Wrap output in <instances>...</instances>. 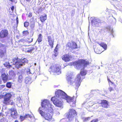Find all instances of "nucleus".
I'll return each instance as SVG.
<instances>
[{
  "mask_svg": "<svg viewBox=\"0 0 122 122\" xmlns=\"http://www.w3.org/2000/svg\"><path fill=\"white\" fill-rule=\"evenodd\" d=\"M58 45H56V47H55V49H54V52L55 53L56 52H57L58 50V48L57 47V46Z\"/></svg>",
  "mask_w": 122,
  "mask_h": 122,
  "instance_id": "obj_37",
  "label": "nucleus"
},
{
  "mask_svg": "<svg viewBox=\"0 0 122 122\" xmlns=\"http://www.w3.org/2000/svg\"><path fill=\"white\" fill-rule=\"evenodd\" d=\"M33 38H30L29 39H28V40L27 41L29 43H30L33 41Z\"/></svg>",
  "mask_w": 122,
  "mask_h": 122,
  "instance_id": "obj_35",
  "label": "nucleus"
},
{
  "mask_svg": "<svg viewBox=\"0 0 122 122\" xmlns=\"http://www.w3.org/2000/svg\"><path fill=\"white\" fill-rule=\"evenodd\" d=\"M12 83L10 82H8L6 83V87L9 88H10L11 87Z\"/></svg>",
  "mask_w": 122,
  "mask_h": 122,
  "instance_id": "obj_29",
  "label": "nucleus"
},
{
  "mask_svg": "<svg viewBox=\"0 0 122 122\" xmlns=\"http://www.w3.org/2000/svg\"><path fill=\"white\" fill-rule=\"evenodd\" d=\"M40 20L42 22H43L46 19L47 15L46 14L44 15H42L40 17Z\"/></svg>",
  "mask_w": 122,
  "mask_h": 122,
  "instance_id": "obj_20",
  "label": "nucleus"
},
{
  "mask_svg": "<svg viewBox=\"0 0 122 122\" xmlns=\"http://www.w3.org/2000/svg\"><path fill=\"white\" fill-rule=\"evenodd\" d=\"M6 52V46L0 43V56L1 57L4 56Z\"/></svg>",
  "mask_w": 122,
  "mask_h": 122,
  "instance_id": "obj_11",
  "label": "nucleus"
},
{
  "mask_svg": "<svg viewBox=\"0 0 122 122\" xmlns=\"http://www.w3.org/2000/svg\"><path fill=\"white\" fill-rule=\"evenodd\" d=\"M89 61L81 59L78 60L74 62L73 64L76 66H81L83 65V69H81V70L80 74L77 75L74 82L75 85L77 87H78L80 85L82 81L80 75L83 76H85L87 73L86 71L84 69V68L89 65Z\"/></svg>",
  "mask_w": 122,
  "mask_h": 122,
  "instance_id": "obj_1",
  "label": "nucleus"
},
{
  "mask_svg": "<svg viewBox=\"0 0 122 122\" xmlns=\"http://www.w3.org/2000/svg\"><path fill=\"white\" fill-rule=\"evenodd\" d=\"M66 46L68 49H70L72 50L78 48L76 43L73 41L68 42L66 45Z\"/></svg>",
  "mask_w": 122,
  "mask_h": 122,
  "instance_id": "obj_8",
  "label": "nucleus"
},
{
  "mask_svg": "<svg viewBox=\"0 0 122 122\" xmlns=\"http://www.w3.org/2000/svg\"><path fill=\"white\" fill-rule=\"evenodd\" d=\"M8 31L7 30H2L0 32V38H5L8 36Z\"/></svg>",
  "mask_w": 122,
  "mask_h": 122,
  "instance_id": "obj_15",
  "label": "nucleus"
},
{
  "mask_svg": "<svg viewBox=\"0 0 122 122\" xmlns=\"http://www.w3.org/2000/svg\"><path fill=\"white\" fill-rule=\"evenodd\" d=\"M13 61L15 63L14 65L15 67L18 69L23 66L20 60L18 59L17 57L15 58L12 59Z\"/></svg>",
  "mask_w": 122,
  "mask_h": 122,
  "instance_id": "obj_10",
  "label": "nucleus"
},
{
  "mask_svg": "<svg viewBox=\"0 0 122 122\" xmlns=\"http://www.w3.org/2000/svg\"><path fill=\"white\" fill-rule=\"evenodd\" d=\"M72 58V56L68 54H64L62 56V60L65 62L70 61L71 60Z\"/></svg>",
  "mask_w": 122,
  "mask_h": 122,
  "instance_id": "obj_14",
  "label": "nucleus"
},
{
  "mask_svg": "<svg viewBox=\"0 0 122 122\" xmlns=\"http://www.w3.org/2000/svg\"><path fill=\"white\" fill-rule=\"evenodd\" d=\"M2 83V82L1 80H0V84H1Z\"/></svg>",
  "mask_w": 122,
  "mask_h": 122,
  "instance_id": "obj_44",
  "label": "nucleus"
},
{
  "mask_svg": "<svg viewBox=\"0 0 122 122\" xmlns=\"http://www.w3.org/2000/svg\"><path fill=\"white\" fill-rule=\"evenodd\" d=\"M0 122H5L4 119H1L0 120Z\"/></svg>",
  "mask_w": 122,
  "mask_h": 122,
  "instance_id": "obj_41",
  "label": "nucleus"
},
{
  "mask_svg": "<svg viewBox=\"0 0 122 122\" xmlns=\"http://www.w3.org/2000/svg\"><path fill=\"white\" fill-rule=\"evenodd\" d=\"M98 121V119L97 118L95 119H94L91 120L90 122H97Z\"/></svg>",
  "mask_w": 122,
  "mask_h": 122,
  "instance_id": "obj_36",
  "label": "nucleus"
},
{
  "mask_svg": "<svg viewBox=\"0 0 122 122\" xmlns=\"http://www.w3.org/2000/svg\"><path fill=\"white\" fill-rule=\"evenodd\" d=\"M61 66L58 64L51 65L50 67L49 71L50 73L59 75L61 73Z\"/></svg>",
  "mask_w": 122,
  "mask_h": 122,
  "instance_id": "obj_4",
  "label": "nucleus"
},
{
  "mask_svg": "<svg viewBox=\"0 0 122 122\" xmlns=\"http://www.w3.org/2000/svg\"><path fill=\"white\" fill-rule=\"evenodd\" d=\"M48 41L49 46L51 48H52L54 47L55 38L53 35L49 36L47 37Z\"/></svg>",
  "mask_w": 122,
  "mask_h": 122,
  "instance_id": "obj_12",
  "label": "nucleus"
},
{
  "mask_svg": "<svg viewBox=\"0 0 122 122\" xmlns=\"http://www.w3.org/2000/svg\"><path fill=\"white\" fill-rule=\"evenodd\" d=\"M51 100L56 106L61 107L62 106L63 101L57 99L56 97H52L51 98Z\"/></svg>",
  "mask_w": 122,
  "mask_h": 122,
  "instance_id": "obj_9",
  "label": "nucleus"
},
{
  "mask_svg": "<svg viewBox=\"0 0 122 122\" xmlns=\"http://www.w3.org/2000/svg\"><path fill=\"white\" fill-rule=\"evenodd\" d=\"M72 78L71 77L68 76L67 77V80L68 81V83L70 85H71L73 84L74 82V81L72 80Z\"/></svg>",
  "mask_w": 122,
  "mask_h": 122,
  "instance_id": "obj_23",
  "label": "nucleus"
},
{
  "mask_svg": "<svg viewBox=\"0 0 122 122\" xmlns=\"http://www.w3.org/2000/svg\"><path fill=\"white\" fill-rule=\"evenodd\" d=\"M27 49H28L26 51L27 52L31 53L34 51H36L37 50V48L36 46L33 45L27 48Z\"/></svg>",
  "mask_w": 122,
  "mask_h": 122,
  "instance_id": "obj_19",
  "label": "nucleus"
},
{
  "mask_svg": "<svg viewBox=\"0 0 122 122\" xmlns=\"http://www.w3.org/2000/svg\"><path fill=\"white\" fill-rule=\"evenodd\" d=\"M101 102L99 104H101V107L103 108H107L109 106V103L107 100H101Z\"/></svg>",
  "mask_w": 122,
  "mask_h": 122,
  "instance_id": "obj_16",
  "label": "nucleus"
},
{
  "mask_svg": "<svg viewBox=\"0 0 122 122\" xmlns=\"http://www.w3.org/2000/svg\"><path fill=\"white\" fill-rule=\"evenodd\" d=\"M28 115H25L24 116H20V119L21 121H22L25 119L26 118H27V116H28Z\"/></svg>",
  "mask_w": 122,
  "mask_h": 122,
  "instance_id": "obj_28",
  "label": "nucleus"
},
{
  "mask_svg": "<svg viewBox=\"0 0 122 122\" xmlns=\"http://www.w3.org/2000/svg\"><path fill=\"white\" fill-rule=\"evenodd\" d=\"M108 89L109 91L110 92H111L112 91L114 90V89L112 88L111 87H110Z\"/></svg>",
  "mask_w": 122,
  "mask_h": 122,
  "instance_id": "obj_39",
  "label": "nucleus"
},
{
  "mask_svg": "<svg viewBox=\"0 0 122 122\" xmlns=\"http://www.w3.org/2000/svg\"><path fill=\"white\" fill-rule=\"evenodd\" d=\"M32 16V14L31 13H30L28 15V17L29 18L31 17Z\"/></svg>",
  "mask_w": 122,
  "mask_h": 122,
  "instance_id": "obj_40",
  "label": "nucleus"
},
{
  "mask_svg": "<svg viewBox=\"0 0 122 122\" xmlns=\"http://www.w3.org/2000/svg\"><path fill=\"white\" fill-rule=\"evenodd\" d=\"M11 97L12 95L10 93H6L4 96L0 95V99L3 98L4 100L2 102L4 104L6 105H12L14 104L13 100L11 99Z\"/></svg>",
  "mask_w": 122,
  "mask_h": 122,
  "instance_id": "obj_3",
  "label": "nucleus"
},
{
  "mask_svg": "<svg viewBox=\"0 0 122 122\" xmlns=\"http://www.w3.org/2000/svg\"><path fill=\"white\" fill-rule=\"evenodd\" d=\"M18 80V81L20 82L22 81V77L21 75H20L19 76Z\"/></svg>",
  "mask_w": 122,
  "mask_h": 122,
  "instance_id": "obj_32",
  "label": "nucleus"
},
{
  "mask_svg": "<svg viewBox=\"0 0 122 122\" xmlns=\"http://www.w3.org/2000/svg\"><path fill=\"white\" fill-rule=\"evenodd\" d=\"M1 79L4 83H5L9 80L8 74L5 73H2L1 75Z\"/></svg>",
  "mask_w": 122,
  "mask_h": 122,
  "instance_id": "obj_18",
  "label": "nucleus"
},
{
  "mask_svg": "<svg viewBox=\"0 0 122 122\" xmlns=\"http://www.w3.org/2000/svg\"><path fill=\"white\" fill-rule=\"evenodd\" d=\"M17 23H18V20H17V21H16Z\"/></svg>",
  "mask_w": 122,
  "mask_h": 122,
  "instance_id": "obj_49",
  "label": "nucleus"
},
{
  "mask_svg": "<svg viewBox=\"0 0 122 122\" xmlns=\"http://www.w3.org/2000/svg\"><path fill=\"white\" fill-rule=\"evenodd\" d=\"M22 33L23 36H26L29 34V33L27 30H26L23 31Z\"/></svg>",
  "mask_w": 122,
  "mask_h": 122,
  "instance_id": "obj_30",
  "label": "nucleus"
},
{
  "mask_svg": "<svg viewBox=\"0 0 122 122\" xmlns=\"http://www.w3.org/2000/svg\"><path fill=\"white\" fill-rule=\"evenodd\" d=\"M107 80L108 81V82L109 84L110 83H111L112 84H113L114 85V86L115 87L116 86V85H115V84L110 79L108 78H107Z\"/></svg>",
  "mask_w": 122,
  "mask_h": 122,
  "instance_id": "obj_31",
  "label": "nucleus"
},
{
  "mask_svg": "<svg viewBox=\"0 0 122 122\" xmlns=\"http://www.w3.org/2000/svg\"><path fill=\"white\" fill-rule=\"evenodd\" d=\"M99 45L101 47H102L104 48V49L106 50L107 48V45L103 42L101 43H100L99 44Z\"/></svg>",
  "mask_w": 122,
  "mask_h": 122,
  "instance_id": "obj_26",
  "label": "nucleus"
},
{
  "mask_svg": "<svg viewBox=\"0 0 122 122\" xmlns=\"http://www.w3.org/2000/svg\"><path fill=\"white\" fill-rule=\"evenodd\" d=\"M10 0L11 2H13L14 1V0Z\"/></svg>",
  "mask_w": 122,
  "mask_h": 122,
  "instance_id": "obj_45",
  "label": "nucleus"
},
{
  "mask_svg": "<svg viewBox=\"0 0 122 122\" xmlns=\"http://www.w3.org/2000/svg\"><path fill=\"white\" fill-rule=\"evenodd\" d=\"M22 64V65L23 66L25 65V63H28V60L26 58H24L22 60H20Z\"/></svg>",
  "mask_w": 122,
  "mask_h": 122,
  "instance_id": "obj_22",
  "label": "nucleus"
},
{
  "mask_svg": "<svg viewBox=\"0 0 122 122\" xmlns=\"http://www.w3.org/2000/svg\"><path fill=\"white\" fill-rule=\"evenodd\" d=\"M16 21H17V20H18V17H17L16 19Z\"/></svg>",
  "mask_w": 122,
  "mask_h": 122,
  "instance_id": "obj_46",
  "label": "nucleus"
},
{
  "mask_svg": "<svg viewBox=\"0 0 122 122\" xmlns=\"http://www.w3.org/2000/svg\"><path fill=\"white\" fill-rule=\"evenodd\" d=\"M26 1L28 2H29L31 0H26Z\"/></svg>",
  "mask_w": 122,
  "mask_h": 122,
  "instance_id": "obj_43",
  "label": "nucleus"
},
{
  "mask_svg": "<svg viewBox=\"0 0 122 122\" xmlns=\"http://www.w3.org/2000/svg\"><path fill=\"white\" fill-rule=\"evenodd\" d=\"M66 93L63 91L59 90L55 92L56 97L60 98L63 99Z\"/></svg>",
  "mask_w": 122,
  "mask_h": 122,
  "instance_id": "obj_13",
  "label": "nucleus"
},
{
  "mask_svg": "<svg viewBox=\"0 0 122 122\" xmlns=\"http://www.w3.org/2000/svg\"><path fill=\"white\" fill-rule=\"evenodd\" d=\"M15 122H19L18 121L16 120L15 121Z\"/></svg>",
  "mask_w": 122,
  "mask_h": 122,
  "instance_id": "obj_48",
  "label": "nucleus"
},
{
  "mask_svg": "<svg viewBox=\"0 0 122 122\" xmlns=\"http://www.w3.org/2000/svg\"><path fill=\"white\" fill-rule=\"evenodd\" d=\"M94 51L96 53L98 54L101 53L102 51V50H100L98 48H95L94 49Z\"/></svg>",
  "mask_w": 122,
  "mask_h": 122,
  "instance_id": "obj_27",
  "label": "nucleus"
},
{
  "mask_svg": "<svg viewBox=\"0 0 122 122\" xmlns=\"http://www.w3.org/2000/svg\"><path fill=\"white\" fill-rule=\"evenodd\" d=\"M29 23L28 22H25L24 23V26L25 27H26L29 26Z\"/></svg>",
  "mask_w": 122,
  "mask_h": 122,
  "instance_id": "obj_34",
  "label": "nucleus"
},
{
  "mask_svg": "<svg viewBox=\"0 0 122 122\" xmlns=\"http://www.w3.org/2000/svg\"><path fill=\"white\" fill-rule=\"evenodd\" d=\"M41 107L39 108V111L40 114L45 119L49 121H51L52 119V109L45 110L44 112L41 110Z\"/></svg>",
  "mask_w": 122,
  "mask_h": 122,
  "instance_id": "obj_2",
  "label": "nucleus"
},
{
  "mask_svg": "<svg viewBox=\"0 0 122 122\" xmlns=\"http://www.w3.org/2000/svg\"><path fill=\"white\" fill-rule=\"evenodd\" d=\"M76 98L74 96L71 97L68 96L66 94L64 97L63 99L65 100L66 101L69 103H70L71 102H73L72 105H71V106L72 107L74 106L75 105V101L76 100Z\"/></svg>",
  "mask_w": 122,
  "mask_h": 122,
  "instance_id": "obj_5",
  "label": "nucleus"
},
{
  "mask_svg": "<svg viewBox=\"0 0 122 122\" xmlns=\"http://www.w3.org/2000/svg\"><path fill=\"white\" fill-rule=\"evenodd\" d=\"M91 102H88L86 103L85 107L87 109H88L90 107L92 106V104Z\"/></svg>",
  "mask_w": 122,
  "mask_h": 122,
  "instance_id": "obj_25",
  "label": "nucleus"
},
{
  "mask_svg": "<svg viewBox=\"0 0 122 122\" xmlns=\"http://www.w3.org/2000/svg\"><path fill=\"white\" fill-rule=\"evenodd\" d=\"M5 87V85H0V89L1 90L4 88Z\"/></svg>",
  "mask_w": 122,
  "mask_h": 122,
  "instance_id": "obj_38",
  "label": "nucleus"
},
{
  "mask_svg": "<svg viewBox=\"0 0 122 122\" xmlns=\"http://www.w3.org/2000/svg\"><path fill=\"white\" fill-rule=\"evenodd\" d=\"M55 56H57V55H55Z\"/></svg>",
  "mask_w": 122,
  "mask_h": 122,
  "instance_id": "obj_50",
  "label": "nucleus"
},
{
  "mask_svg": "<svg viewBox=\"0 0 122 122\" xmlns=\"http://www.w3.org/2000/svg\"><path fill=\"white\" fill-rule=\"evenodd\" d=\"M90 118L89 117H85L83 121L84 122L88 121L90 120Z\"/></svg>",
  "mask_w": 122,
  "mask_h": 122,
  "instance_id": "obj_33",
  "label": "nucleus"
},
{
  "mask_svg": "<svg viewBox=\"0 0 122 122\" xmlns=\"http://www.w3.org/2000/svg\"><path fill=\"white\" fill-rule=\"evenodd\" d=\"M5 66L7 68L10 69L12 66L10 65V63L8 62H6L4 64Z\"/></svg>",
  "mask_w": 122,
  "mask_h": 122,
  "instance_id": "obj_24",
  "label": "nucleus"
},
{
  "mask_svg": "<svg viewBox=\"0 0 122 122\" xmlns=\"http://www.w3.org/2000/svg\"><path fill=\"white\" fill-rule=\"evenodd\" d=\"M10 115L11 117L14 119L17 118L18 115L17 112L14 108H12L10 109Z\"/></svg>",
  "mask_w": 122,
  "mask_h": 122,
  "instance_id": "obj_17",
  "label": "nucleus"
},
{
  "mask_svg": "<svg viewBox=\"0 0 122 122\" xmlns=\"http://www.w3.org/2000/svg\"><path fill=\"white\" fill-rule=\"evenodd\" d=\"M41 108H43L45 109L44 110L49 109H51L52 108L51 107V104L50 102L48 100L45 99L43 100L41 102ZM41 109V110L43 109Z\"/></svg>",
  "mask_w": 122,
  "mask_h": 122,
  "instance_id": "obj_6",
  "label": "nucleus"
},
{
  "mask_svg": "<svg viewBox=\"0 0 122 122\" xmlns=\"http://www.w3.org/2000/svg\"><path fill=\"white\" fill-rule=\"evenodd\" d=\"M14 6H12L11 7V10L13 11V10L14 9Z\"/></svg>",
  "mask_w": 122,
  "mask_h": 122,
  "instance_id": "obj_42",
  "label": "nucleus"
},
{
  "mask_svg": "<svg viewBox=\"0 0 122 122\" xmlns=\"http://www.w3.org/2000/svg\"><path fill=\"white\" fill-rule=\"evenodd\" d=\"M42 35L41 34H40L38 36V37L37 39V41L39 43L42 41Z\"/></svg>",
  "mask_w": 122,
  "mask_h": 122,
  "instance_id": "obj_21",
  "label": "nucleus"
},
{
  "mask_svg": "<svg viewBox=\"0 0 122 122\" xmlns=\"http://www.w3.org/2000/svg\"><path fill=\"white\" fill-rule=\"evenodd\" d=\"M77 114L75 110L73 109H70L67 114V117L69 121H71L73 119L74 117L76 116Z\"/></svg>",
  "mask_w": 122,
  "mask_h": 122,
  "instance_id": "obj_7",
  "label": "nucleus"
},
{
  "mask_svg": "<svg viewBox=\"0 0 122 122\" xmlns=\"http://www.w3.org/2000/svg\"><path fill=\"white\" fill-rule=\"evenodd\" d=\"M75 122H79L77 120H76Z\"/></svg>",
  "mask_w": 122,
  "mask_h": 122,
  "instance_id": "obj_47",
  "label": "nucleus"
}]
</instances>
